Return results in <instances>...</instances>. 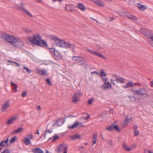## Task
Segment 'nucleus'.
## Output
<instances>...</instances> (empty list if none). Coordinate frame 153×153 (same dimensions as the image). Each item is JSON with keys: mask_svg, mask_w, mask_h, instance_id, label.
<instances>
[{"mask_svg": "<svg viewBox=\"0 0 153 153\" xmlns=\"http://www.w3.org/2000/svg\"><path fill=\"white\" fill-rule=\"evenodd\" d=\"M28 40L33 44L42 47H44L48 46L47 42L44 40L41 39V37L39 34H33V37H29Z\"/></svg>", "mask_w": 153, "mask_h": 153, "instance_id": "obj_1", "label": "nucleus"}, {"mask_svg": "<svg viewBox=\"0 0 153 153\" xmlns=\"http://www.w3.org/2000/svg\"><path fill=\"white\" fill-rule=\"evenodd\" d=\"M0 38L4 40L7 42L10 43L12 45L16 37L13 35L3 33L0 36Z\"/></svg>", "mask_w": 153, "mask_h": 153, "instance_id": "obj_2", "label": "nucleus"}, {"mask_svg": "<svg viewBox=\"0 0 153 153\" xmlns=\"http://www.w3.org/2000/svg\"><path fill=\"white\" fill-rule=\"evenodd\" d=\"M24 45V42L20 39L15 38L12 45L15 48H21Z\"/></svg>", "mask_w": 153, "mask_h": 153, "instance_id": "obj_3", "label": "nucleus"}, {"mask_svg": "<svg viewBox=\"0 0 153 153\" xmlns=\"http://www.w3.org/2000/svg\"><path fill=\"white\" fill-rule=\"evenodd\" d=\"M21 6H19L17 7V9L20 11H21L25 14H27L31 17H33V15L30 14L25 7L24 6V3L23 2L21 3L20 4Z\"/></svg>", "mask_w": 153, "mask_h": 153, "instance_id": "obj_4", "label": "nucleus"}, {"mask_svg": "<svg viewBox=\"0 0 153 153\" xmlns=\"http://www.w3.org/2000/svg\"><path fill=\"white\" fill-rule=\"evenodd\" d=\"M33 136L32 134H28L24 138L23 142L25 145L27 146L31 144V142L30 140H33Z\"/></svg>", "mask_w": 153, "mask_h": 153, "instance_id": "obj_5", "label": "nucleus"}, {"mask_svg": "<svg viewBox=\"0 0 153 153\" xmlns=\"http://www.w3.org/2000/svg\"><path fill=\"white\" fill-rule=\"evenodd\" d=\"M68 149V146L64 144H59L56 148V151L58 153H61L62 152H67L66 150Z\"/></svg>", "mask_w": 153, "mask_h": 153, "instance_id": "obj_6", "label": "nucleus"}, {"mask_svg": "<svg viewBox=\"0 0 153 153\" xmlns=\"http://www.w3.org/2000/svg\"><path fill=\"white\" fill-rule=\"evenodd\" d=\"M140 31L142 34L145 35L149 39H150L153 36V34L151 30L145 28H141Z\"/></svg>", "mask_w": 153, "mask_h": 153, "instance_id": "obj_7", "label": "nucleus"}, {"mask_svg": "<svg viewBox=\"0 0 153 153\" xmlns=\"http://www.w3.org/2000/svg\"><path fill=\"white\" fill-rule=\"evenodd\" d=\"M136 146L135 144H133L129 146L126 143H123L122 147L124 150L125 151L129 152L134 150L136 148Z\"/></svg>", "mask_w": 153, "mask_h": 153, "instance_id": "obj_8", "label": "nucleus"}, {"mask_svg": "<svg viewBox=\"0 0 153 153\" xmlns=\"http://www.w3.org/2000/svg\"><path fill=\"white\" fill-rule=\"evenodd\" d=\"M82 95V93L80 91L75 93L72 96V97L73 99L72 100V102L74 103H76L77 102L79 101V99L78 98L81 97Z\"/></svg>", "mask_w": 153, "mask_h": 153, "instance_id": "obj_9", "label": "nucleus"}, {"mask_svg": "<svg viewBox=\"0 0 153 153\" xmlns=\"http://www.w3.org/2000/svg\"><path fill=\"white\" fill-rule=\"evenodd\" d=\"M55 43L56 45L57 46L64 48L65 47H66L65 44L66 42L63 40L60 39L58 38Z\"/></svg>", "mask_w": 153, "mask_h": 153, "instance_id": "obj_10", "label": "nucleus"}, {"mask_svg": "<svg viewBox=\"0 0 153 153\" xmlns=\"http://www.w3.org/2000/svg\"><path fill=\"white\" fill-rule=\"evenodd\" d=\"M149 91L144 88H140L138 89V91H137L138 95H147L149 96V95L148 94Z\"/></svg>", "mask_w": 153, "mask_h": 153, "instance_id": "obj_11", "label": "nucleus"}, {"mask_svg": "<svg viewBox=\"0 0 153 153\" xmlns=\"http://www.w3.org/2000/svg\"><path fill=\"white\" fill-rule=\"evenodd\" d=\"M124 16L128 19L133 20H137L138 19L137 17L133 16L128 12H125L123 13Z\"/></svg>", "mask_w": 153, "mask_h": 153, "instance_id": "obj_12", "label": "nucleus"}, {"mask_svg": "<svg viewBox=\"0 0 153 153\" xmlns=\"http://www.w3.org/2000/svg\"><path fill=\"white\" fill-rule=\"evenodd\" d=\"M87 50L90 53L96 56H98L100 57H102L105 59H106V58L101 53L97 52L94 51L92 50L89 48H87Z\"/></svg>", "mask_w": 153, "mask_h": 153, "instance_id": "obj_13", "label": "nucleus"}, {"mask_svg": "<svg viewBox=\"0 0 153 153\" xmlns=\"http://www.w3.org/2000/svg\"><path fill=\"white\" fill-rule=\"evenodd\" d=\"M97 6L100 7H104L105 4L101 0H91Z\"/></svg>", "mask_w": 153, "mask_h": 153, "instance_id": "obj_14", "label": "nucleus"}, {"mask_svg": "<svg viewBox=\"0 0 153 153\" xmlns=\"http://www.w3.org/2000/svg\"><path fill=\"white\" fill-rule=\"evenodd\" d=\"M83 126H84V125H82V123L78 122H76L73 125L69 126L68 127L70 128L73 129L76 127H81Z\"/></svg>", "mask_w": 153, "mask_h": 153, "instance_id": "obj_15", "label": "nucleus"}, {"mask_svg": "<svg viewBox=\"0 0 153 153\" xmlns=\"http://www.w3.org/2000/svg\"><path fill=\"white\" fill-rule=\"evenodd\" d=\"M18 119V117L17 116L11 117L7 121V125L10 124Z\"/></svg>", "mask_w": 153, "mask_h": 153, "instance_id": "obj_16", "label": "nucleus"}, {"mask_svg": "<svg viewBox=\"0 0 153 153\" xmlns=\"http://www.w3.org/2000/svg\"><path fill=\"white\" fill-rule=\"evenodd\" d=\"M73 57L76 58H79V59L78 60V62H80L81 63L80 65H83L86 62V60L83 59L82 57L79 56H73Z\"/></svg>", "mask_w": 153, "mask_h": 153, "instance_id": "obj_17", "label": "nucleus"}, {"mask_svg": "<svg viewBox=\"0 0 153 153\" xmlns=\"http://www.w3.org/2000/svg\"><path fill=\"white\" fill-rule=\"evenodd\" d=\"M9 105V102L8 101H6L5 102L4 105L2 107L1 110L2 112L5 111Z\"/></svg>", "mask_w": 153, "mask_h": 153, "instance_id": "obj_18", "label": "nucleus"}, {"mask_svg": "<svg viewBox=\"0 0 153 153\" xmlns=\"http://www.w3.org/2000/svg\"><path fill=\"white\" fill-rule=\"evenodd\" d=\"M65 47H65L64 48H69L74 52V48H75V47L74 45H71L70 43L69 42L66 43Z\"/></svg>", "mask_w": 153, "mask_h": 153, "instance_id": "obj_19", "label": "nucleus"}, {"mask_svg": "<svg viewBox=\"0 0 153 153\" xmlns=\"http://www.w3.org/2000/svg\"><path fill=\"white\" fill-rule=\"evenodd\" d=\"M134 86V83H132L130 81H129L125 85L123 86V87L125 88H127L130 87H133Z\"/></svg>", "mask_w": 153, "mask_h": 153, "instance_id": "obj_20", "label": "nucleus"}, {"mask_svg": "<svg viewBox=\"0 0 153 153\" xmlns=\"http://www.w3.org/2000/svg\"><path fill=\"white\" fill-rule=\"evenodd\" d=\"M104 85H102V88L103 89H110L111 88V84L109 82H105Z\"/></svg>", "mask_w": 153, "mask_h": 153, "instance_id": "obj_21", "label": "nucleus"}, {"mask_svg": "<svg viewBox=\"0 0 153 153\" xmlns=\"http://www.w3.org/2000/svg\"><path fill=\"white\" fill-rule=\"evenodd\" d=\"M37 73L41 75H47V72L44 69H41L37 68L36 69Z\"/></svg>", "mask_w": 153, "mask_h": 153, "instance_id": "obj_22", "label": "nucleus"}, {"mask_svg": "<svg viewBox=\"0 0 153 153\" xmlns=\"http://www.w3.org/2000/svg\"><path fill=\"white\" fill-rule=\"evenodd\" d=\"M23 131V128L22 127H20L13 131L12 132V134H15L22 132Z\"/></svg>", "mask_w": 153, "mask_h": 153, "instance_id": "obj_23", "label": "nucleus"}, {"mask_svg": "<svg viewBox=\"0 0 153 153\" xmlns=\"http://www.w3.org/2000/svg\"><path fill=\"white\" fill-rule=\"evenodd\" d=\"M137 6L139 9L141 10L144 11L146 8V6L144 5H143L139 3H137Z\"/></svg>", "mask_w": 153, "mask_h": 153, "instance_id": "obj_24", "label": "nucleus"}, {"mask_svg": "<svg viewBox=\"0 0 153 153\" xmlns=\"http://www.w3.org/2000/svg\"><path fill=\"white\" fill-rule=\"evenodd\" d=\"M32 151L33 153H44L43 151L39 148L33 149Z\"/></svg>", "mask_w": 153, "mask_h": 153, "instance_id": "obj_25", "label": "nucleus"}, {"mask_svg": "<svg viewBox=\"0 0 153 153\" xmlns=\"http://www.w3.org/2000/svg\"><path fill=\"white\" fill-rule=\"evenodd\" d=\"M126 79L123 77L119 76L116 79V81L118 83H124L125 82Z\"/></svg>", "mask_w": 153, "mask_h": 153, "instance_id": "obj_26", "label": "nucleus"}, {"mask_svg": "<svg viewBox=\"0 0 153 153\" xmlns=\"http://www.w3.org/2000/svg\"><path fill=\"white\" fill-rule=\"evenodd\" d=\"M77 7L83 11H84L85 10V6L81 3H79L77 5Z\"/></svg>", "mask_w": 153, "mask_h": 153, "instance_id": "obj_27", "label": "nucleus"}, {"mask_svg": "<svg viewBox=\"0 0 153 153\" xmlns=\"http://www.w3.org/2000/svg\"><path fill=\"white\" fill-rule=\"evenodd\" d=\"M8 140L9 139L8 138L6 140L1 142L0 143V146L4 147L8 146L9 145L8 144Z\"/></svg>", "mask_w": 153, "mask_h": 153, "instance_id": "obj_28", "label": "nucleus"}, {"mask_svg": "<svg viewBox=\"0 0 153 153\" xmlns=\"http://www.w3.org/2000/svg\"><path fill=\"white\" fill-rule=\"evenodd\" d=\"M81 135L80 134H76L70 137V138L73 140H76L81 138Z\"/></svg>", "mask_w": 153, "mask_h": 153, "instance_id": "obj_29", "label": "nucleus"}, {"mask_svg": "<svg viewBox=\"0 0 153 153\" xmlns=\"http://www.w3.org/2000/svg\"><path fill=\"white\" fill-rule=\"evenodd\" d=\"M52 131L51 130H47L46 131L44 135L45 138H48L49 139H51L50 138L51 137V133Z\"/></svg>", "mask_w": 153, "mask_h": 153, "instance_id": "obj_30", "label": "nucleus"}, {"mask_svg": "<svg viewBox=\"0 0 153 153\" xmlns=\"http://www.w3.org/2000/svg\"><path fill=\"white\" fill-rule=\"evenodd\" d=\"M11 85L12 88L13 90L14 91L17 92V85L13 82H11Z\"/></svg>", "mask_w": 153, "mask_h": 153, "instance_id": "obj_31", "label": "nucleus"}, {"mask_svg": "<svg viewBox=\"0 0 153 153\" xmlns=\"http://www.w3.org/2000/svg\"><path fill=\"white\" fill-rule=\"evenodd\" d=\"M65 121L64 120L63 118H61L59 120L56 122V124L58 126L62 125Z\"/></svg>", "mask_w": 153, "mask_h": 153, "instance_id": "obj_32", "label": "nucleus"}, {"mask_svg": "<svg viewBox=\"0 0 153 153\" xmlns=\"http://www.w3.org/2000/svg\"><path fill=\"white\" fill-rule=\"evenodd\" d=\"M54 58L56 60H59L61 59L62 58L61 55L59 53H57L56 54L55 53V55H53Z\"/></svg>", "mask_w": 153, "mask_h": 153, "instance_id": "obj_33", "label": "nucleus"}, {"mask_svg": "<svg viewBox=\"0 0 153 153\" xmlns=\"http://www.w3.org/2000/svg\"><path fill=\"white\" fill-rule=\"evenodd\" d=\"M65 9L67 11L73 12L74 11L73 9H72L70 5L66 4Z\"/></svg>", "mask_w": 153, "mask_h": 153, "instance_id": "obj_34", "label": "nucleus"}, {"mask_svg": "<svg viewBox=\"0 0 153 153\" xmlns=\"http://www.w3.org/2000/svg\"><path fill=\"white\" fill-rule=\"evenodd\" d=\"M48 49L52 56H53L55 55V48H48Z\"/></svg>", "mask_w": 153, "mask_h": 153, "instance_id": "obj_35", "label": "nucleus"}, {"mask_svg": "<svg viewBox=\"0 0 153 153\" xmlns=\"http://www.w3.org/2000/svg\"><path fill=\"white\" fill-rule=\"evenodd\" d=\"M49 38L51 40H53L55 42L58 38L56 36L53 35H51L49 36Z\"/></svg>", "mask_w": 153, "mask_h": 153, "instance_id": "obj_36", "label": "nucleus"}, {"mask_svg": "<svg viewBox=\"0 0 153 153\" xmlns=\"http://www.w3.org/2000/svg\"><path fill=\"white\" fill-rule=\"evenodd\" d=\"M17 137L15 136L13 137L12 138L10 141V144H12L14 143L17 140Z\"/></svg>", "mask_w": 153, "mask_h": 153, "instance_id": "obj_37", "label": "nucleus"}, {"mask_svg": "<svg viewBox=\"0 0 153 153\" xmlns=\"http://www.w3.org/2000/svg\"><path fill=\"white\" fill-rule=\"evenodd\" d=\"M100 76L102 77L105 76L107 75L106 74L104 71V70L103 69H101V71L100 72Z\"/></svg>", "mask_w": 153, "mask_h": 153, "instance_id": "obj_38", "label": "nucleus"}, {"mask_svg": "<svg viewBox=\"0 0 153 153\" xmlns=\"http://www.w3.org/2000/svg\"><path fill=\"white\" fill-rule=\"evenodd\" d=\"M114 125H111L106 128V129L108 131H110L114 129Z\"/></svg>", "mask_w": 153, "mask_h": 153, "instance_id": "obj_39", "label": "nucleus"}, {"mask_svg": "<svg viewBox=\"0 0 153 153\" xmlns=\"http://www.w3.org/2000/svg\"><path fill=\"white\" fill-rule=\"evenodd\" d=\"M90 117L89 115H82V116L81 120H85L89 118Z\"/></svg>", "mask_w": 153, "mask_h": 153, "instance_id": "obj_40", "label": "nucleus"}, {"mask_svg": "<svg viewBox=\"0 0 153 153\" xmlns=\"http://www.w3.org/2000/svg\"><path fill=\"white\" fill-rule=\"evenodd\" d=\"M114 129L117 131H120L121 130L117 125H114Z\"/></svg>", "mask_w": 153, "mask_h": 153, "instance_id": "obj_41", "label": "nucleus"}, {"mask_svg": "<svg viewBox=\"0 0 153 153\" xmlns=\"http://www.w3.org/2000/svg\"><path fill=\"white\" fill-rule=\"evenodd\" d=\"M59 138V136L57 134H55L52 138V141L53 142L56 140H57Z\"/></svg>", "mask_w": 153, "mask_h": 153, "instance_id": "obj_42", "label": "nucleus"}, {"mask_svg": "<svg viewBox=\"0 0 153 153\" xmlns=\"http://www.w3.org/2000/svg\"><path fill=\"white\" fill-rule=\"evenodd\" d=\"M46 81L47 83L50 86L52 85V84L50 79L49 78H47L46 79Z\"/></svg>", "mask_w": 153, "mask_h": 153, "instance_id": "obj_43", "label": "nucleus"}, {"mask_svg": "<svg viewBox=\"0 0 153 153\" xmlns=\"http://www.w3.org/2000/svg\"><path fill=\"white\" fill-rule=\"evenodd\" d=\"M94 99L93 98H90L88 101V103L89 105H91L94 100Z\"/></svg>", "mask_w": 153, "mask_h": 153, "instance_id": "obj_44", "label": "nucleus"}, {"mask_svg": "<svg viewBox=\"0 0 153 153\" xmlns=\"http://www.w3.org/2000/svg\"><path fill=\"white\" fill-rule=\"evenodd\" d=\"M23 68L25 70L28 74H30L31 72V71L29 69L25 67H24Z\"/></svg>", "mask_w": 153, "mask_h": 153, "instance_id": "obj_45", "label": "nucleus"}, {"mask_svg": "<svg viewBox=\"0 0 153 153\" xmlns=\"http://www.w3.org/2000/svg\"><path fill=\"white\" fill-rule=\"evenodd\" d=\"M144 153H153V151L149 149H145Z\"/></svg>", "mask_w": 153, "mask_h": 153, "instance_id": "obj_46", "label": "nucleus"}, {"mask_svg": "<svg viewBox=\"0 0 153 153\" xmlns=\"http://www.w3.org/2000/svg\"><path fill=\"white\" fill-rule=\"evenodd\" d=\"M151 41L150 42V44L151 46L153 47V36L150 39Z\"/></svg>", "mask_w": 153, "mask_h": 153, "instance_id": "obj_47", "label": "nucleus"}, {"mask_svg": "<svg viewBox=\"0 0 153 153\" xmlns=\"http://www.w3.org/2000/svg\"><path fill=\"white\" fill-rule=\"evenodd\" d=\"M130 91L133 92L134 93L136 94H137V91H138V89L137 90H135L134 89L132 88L131 89Z\"/></svg>", "mask_w": 153, "mask_h": 153, "instance_id": "obj_48", "label": "nucleus"}, {"mask_svg": "<svg viewBox=\"0 0 153 153\" xmlns=\"http://www.w3.org/2000/svg\"><path fill=\"white\" fill-rule=\"evenodd\" d=\"M134 135L135 136H137L139 135V131L137 129H135L134 130Z\"/></svg>", "mask_w": 153, "mask_h": 153, "instance_id": "obj_49", "label": "nucleus"}, {"mask_svg": "<svg viewBox=\"0 0 153 153\" xmlns=\"http://www.w3.org/2000/svg\"><path fill=\"white\" fill-rule=\"evenodd\" d=\"M97 137V133H94L93 135V139L94 140H96Z\"/></svg>", "mask_w": 153, "mask_h": 153, "instance_id": "obj_50", "label": "nucleus"}, {"mask_svg": "<svg viewBox=\"0 0 153 153\" xmlns=\"http://www.w3.org/2000/svg\"><path fill=\"white\" fill-rule=\"evenodd\" d=\"M22 96L23 97H25L26 95H27V92L26 91H23L22 93Z\"/></svg>", "mask_w": 153, "mask_h": 153, "instance_id": "obj_51", "label": "nucleus"}, {"mask_svg": "<svg viewBox=\"0 0 153 153\" xmlns=\"http://www.w3.org/2000/svg\"><path fill=\"white\" fill-rule=\"evenodd\" d=\"M1 153H10V150L8 149H6Z\"/></svg>", "mask_w": 153, "mask_h": 153, "instance_id": "obj_52", "label": "nucleus"}, {"mask_svg": "<svg viewBox=\"0 0 153 153\" xmlns=\"http://www.w3.org/2000/svg\"><path fill=\"white\" fill-rule=\"evenodd\" d=\"M25 32L27 33H30L31 32L32 30L30 29H26L25 30Z\"/></svg>", "mask_w": 153, "mask_h": 153, "instance_id": "obj_53", "label": "nucleus"}, {"mask_svg": "<svg viewBox=\"0 0 153 153\" xmlns=\"http://www.w3.org/2000/svg\"><path fill=\"white\" fill-rule=\"evenodd\" d=\"M115 81H116V80H114L112 79H111V82L112 83V84H113L114 85H116V84L115 83Z\"/></svg>", "mask_w": 153, "mask_h": 153, "instance_id": "obj_54", "label": "nucleus"}, {"mask_svg": "<svg viewBox=\"0 0 153 153\" xmlns=\"http://www.w3.org/2000/svg\"><path fill=\"white\" fill-rule=\"evenodd\" d=\"M131 120V119H129L128 118H127L125 119V123H127Z\"/></svg>", "mask_w": 153, "mask_h": 153, "instance_id": "obj_55", "label": "nucleus"}, {"mask_svg": "<svg viewBox=\"0 0 153 153\" xmlns=\"http://www.w3.org/2000/svg\"><path fill=\"white\" fill-rule=\"evenodd\" d=\"M102 79H103V80L104 81V84L105 83V82H107V81L108 80L107 77H106V78H103Z\"/></svg>", "mask_w": 153, "mask_h": 153, "instance_id": "obj_56", "label": "nucleus"}, {"mask_svg": "<svg viewBox=\"0 0 153 153\" xmlns=\"http://www.w3.org/2000/svg\"><path fill=\"white\" fill-rule=\"evenodd\" d=\"M99 74V72L97 71H94L93 72H91V74Z\"/></svg>", "mask_w": 153, "mask_h": 153, "instance_id": "obj_57", "label": "nucleus"}, {"mask_svg": "<svg viewBox=\"0 0 153 153\" xmlns=\"http://www.w3.org/2000/svg\"><path fill=\"white\" fill-rule=\"evenodd\" d=\"M8 62H13V63L16 64L18 66H19L20 65V64L19 63H18L16 62H13V61H10V60L8 61Z\"/></svg>", "mask_w": 153, "mask_h": 153, "instance_id": "obj_58", "label": "nucleus"}, {"mask_svg": "<svg viewBox=\"0 0 153 153\" xmlns=\"http://www.w3.org/2000/svg\"><path fill=\"white\" fill-rule=\"evenodd\" d=\"M135 85H138L139 86H140L141 85V84L139 83H134V86Z\"/></svg>", "mask_w": 153, "mask_h": 153, "instance_id": "obj_59", "label": "nucleus"}, {"mask_svg": "<svg viewBox=\"0 0 153 153\" xmlns=\"http://www.w3.org/2000/svg\"><path fill=\"white\" fill-rule=\"evenodd\" d=\"M150 85L151 87H153V81H152L150 83Z\"/></svg>", "mask_w": 153, "mask_h": 153, "instance_id": "obj_60", "label": "nucleus"}, {"mask_svg": "<svg viewBox=\"0 0 153 153\" xmlns=\"http://www.w3.org/2000/svg\"><path fill=\"white\" fill-rule=\"evenodd\" d=\"M96 143V140H94L92 142L93 145H94Z\"/></svg>", "mask_w": 153, "mask_h": 153, "instance_id": "obj_61", "label": "nucleus"}, {"mask_svg": "<svg viewBox=\"0 0 153 153\" xmlns=\"http://www.w3.org/2000/svg\"><path fill=\"white\" fill-rule=\"evenodd\" d=\"M110 114H114L113 111V109H111L110 110Z\"/></svg>", "mask_w": 153, "mask_h": 153, "instance_id": "obj_62", "label": "nucleus"}, {"mask_svg": "<svg viewBox=\"0 0 153 153\" xmlns=\"http://www.w3.org/2000/svg\"><path fill=\"white\" fill-rule=\"evenodd\" d=\"M37 110L38 111L40 109H41V107L39 105H37Z\"/></svg>", "mask_w": 153, "mask_h": 153, "instance_id": "obj_63", "label": "nucleus"}, {"mask_svg": "<svg viewBox=\"0 0 153 153\" xmlns=\"http://www.w3.org/2000/svg\"><path fill=\"white\" fill-rule=\"evenodd\" d=\"M108 144H109L111 146H112V143L111 141H109L108 142Z\"/></svg>", "mask_w": 153, "mask_h": 153, "instance_id": "obj_64", "label": "nucleus"}]
</instances>
